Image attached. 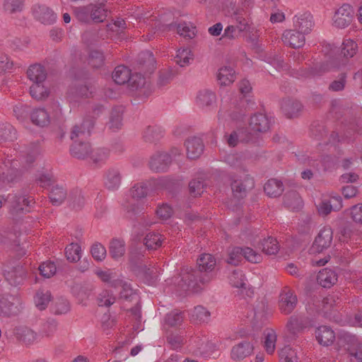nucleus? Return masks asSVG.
Wrapping results in <instances>:
<instances>
[{"instance_id": "1", "label": "nucleus", "mask_w": 362, "mask_h": 362, "mask_svg": "<svg viewBox=\"0 0 362 362\" xmlns=\"http://www.w3.org/2000/svg\"><path fill=\"white\" fill-rule=\"evenodd\" d=\"M216 265L215 257L209 253H203L197 259L196 269H186L182 273L179 286L184 291L198 292L202 286L213 278V271Z\"/></svg>"}, {"instance_id": "2", "label": "nucleus", "mask_w": 362, "mask_h": 362, "mask_svg": "<svg viewBox=\"0 0 362 362\" xmlns=\"http://www.w3.org/2000/svg\"><path fill=\"white\" fill-rule=\"evenodd\" d=\"M95 124L93 116L86 117L80 124L74 126L70 138L73 141L70 147L71 155L80 160H84L90 156L92 152L90 144L86 141L90 131Z\"/></svg>"}, {"instance_id": "3", "label": "nucleus", "mask_w": 362, "mask_h": 362, "mask_svg": "<svg viewBox=\"0 0 362 362\" xmlns=\"http://www.w3.org/2000/svg\"><path fill=\"white\" fill-rule=\"evenodd\" d=\"M153 29H155L154 33H165L171 30H177V33L184 37L192 39L195 36V27L189 25L187 23H162L160 21H157L154 23Z\"/></svg>"}, {"instance_id": "4", "label": "nucleus", "mask_w": 362, "mask_h": 362, "mask_svg": "<svg viewBox=\"0 0 362 362\" xmlns=\"http://www.w3.org/2000/svg\"><path fill=\"white\" fill-rule=\"evenodd\" d=\"M2 271L6 280L12 286L21 284L26 275V269L16 262L4 264Z\"/></svg>"}, {"instance_id": "5", "label": "nucleus", "mask_w": 362, "mask_h": 362, "mask_svg": "<svg viewBox=\"0 0 362 362\" xmlns=\"http://www.w3.org/2000/svg\"><path fill=\"white\" fill-rule=\"evenodd\" d=\"M11 204V212L13 214H19L27 213L35 204L34 199L32 197H26L25 195L18 193L9 194L8 196Z\"/></svg>"}, {"instance_id": "6", "label": "nucleus", "mask_w": 362, "mask_h": 362, "mask_svg": "<svg viewBox=\"0 0 362 362\" xmlns=\"http://www.w3.org/2000/svg\"><path fill=\"white\" fill-rule=\"evenodd\" d=\"M298 304V298L295 292L288 286L282 288L279 295V306L281 312L288 315L293 312Z\"/></svg>"}, {"instance_id": "7", "label": "nucleus", "mask_w": 362, "mask_h": 362, "mask_svg": "<svg viewBox=\"0 0 362 362\" xmlns=\"http://www.w3.org/2000/svg\"><path fill=\"white\" fill-rule=\"evenodd\" d=\"M332 240L333 231L332 228L325 226L320 230L316 236L311 250L313 252H322L331 246Z\"/></svg>"}, {"instance_id": "8", "label": "nucleus", "mask_w": 362, "mask_h": 362, "mask_svg": "<svg viewBox=\"0 0 362 362\" xmlns=\"http://www.w3.org/2000/svg\"><path fill=\"white\" fill-rule=\"evenodd\" d=\"M272 121L265 114L256 113L250 117L249 126L250 132L252 133L254 139L255 134L264 133L267 132L271 125Z\"/></svg>"}, {"instance_id": "9", "label": "nucleus", "mask_w": 362, "mask_h": 362, "mask_svg": "<svg viewBox=\"0 0 362 362\" xmlns=\"http://www.w3.org/2000/svg\"><path fill=\"white\" fill-rule=\"evenodd\" d=\"M171 163V156L165 152H157L149 161V167L156 173L165 172Z\"/></svg>"}, {"instance_id": "10", "label": "nucleus", "mask_w": 362, "mask_h": 362, "mask_svg": "<svg viewBox=\"0 0 362 362\" xmlns=\"http://www.w3.org/2000/svg\"><path fill=\"white\" fill-rule=\"evenodd\" d=\"M354 11L349 4L342 5L334 16V24L339 28L348 26L353 20Z\"/></svg>"}, {"instance_id": "11", "label": "nucleus", "mask_w": 362, "mask_h": 362, "mask_svg": "<svg viewBox=\"0 0 362 362\" xmlns=\"http://www.w3.org/2000/svg\"><path fill=\"white\" fill-rule=\"evenodd\" d=\"M254 185L253 178L247 176L245 177L244 180H233L231 182V189L235 197L242 199L246 196L247 190L253 188Z\"/></svg>"}, {"instance_id": "12", "label": "nucleus", "mask_w": 362, "mask_h": 362, "mask_svg": "<svg viewBox=\"0 0 362 362\" xmlns=\"http://www.w3.org/2000/svg\"><path fill=\"white\" fill-rule=\"evenodd\" d=\"M226 138L227 144L231 146L235 147L239 141L241 142H250L254 141V136L252 132L246 128L239 129L237 131H233L229 135L225 136Z\"/></svg>"}, {"instance_id": "13", "label": "nucleus", "mask_w": 362, "mask_h": 362, "mask_svg": "<svg viewBox=\"0 0 362 362\" xmlns=\"http://www.w3.org/2000/svg\"><path fill=\"white\" fill-rule=\"evenodd\" d=\"M309 322L307 317L302 315H293L291 316L286 323V329L293 337H295L308 325Z\"/></svg>"}, {"instance_id": "14", "label": "nucleus", "mask_w": 362, "mask_h": 362, "mask_svg": "<svg viewBox=\"0 0 362 362\" xmlns=\"http://www.w3.org/2000/svg\"><path fill=\"white\" fill-rule=\"evenodd\" d=\"M305 35L298 30H288L282 35V40L285 45L294 49L300 48L305 44Z\"/></svg>"}, {"instance_id": "15", "label": "nucleus", "mask_w": 362, "mask_h": 362, "mask_svg": "<svg viewBox=\"0 0 362 362\" xmlns=\"http://www.w3.org/2000/svg\"><path fill=\"white\" fill-rule=\"evenodd\" d=\"M293 26L295 30H298L304 35L308 34L313 25V17L310 13H304L294 17Z\"/></svg>"}, {"instance_id": "16", "label": "nucleus", "mask_w": 362, "mask_h": 362, "mask_svg": "<svg viewBox=\"0 0 362 362\" xmlns=\"http://www.w3.org/2000/svg\"><path fill=\"white\" fill-rule=\"evenodd\" d=\"M33 12L35 18L43 24L50 25L56 21L55 13L45 5L35 6Z\"/></svg>"}, {"instance_id": "17", "label": "nucleus", "mask_w": 362, "mask_h": 362, "mask_svg": "<svg viewBox=\"0 0 362 362\" xmlns=\"http://www.w3.org/2000/svg\"><path fill=\"white\" fill-rule=\"evenodd\" d=\"M187 156L189 159L198 158L203 153L204 146L202 140L197 136L189 138L185 141Z\"/></svg>"}, {"instance_id": "18", "label": "nucleus", "mask_w": 362, "mask_h": 362, "mask_svg": "<svg viewBox=\"0 0 362 362\" xmlns=\"http://www.w3.org/2000/svg\"><path fill=\"white\" fill-rule=\"evenodd\" d=\"M144 255L141 249L134 248L129 252V264L131 269L134 272H146L150 269L148 267L144 264Z\"/></svg>"}, {"instance_id": "19", "label": "nucleus", "mask_w": 362, "mask_h": 362, "mask_svg": "<svg viewBox=\"0 0 362 362\" xmlns=\"http://www.w3.org/2000/svg\"><path fill=\"white\" fill-rule=\"evenodd\" d=\"M139 69L144 74H150L155 69L156 60L151 52L146 50L140 52L137 57Z\"/></svg>"}, {"instance_id": "20", "label": "nucleus", "mask_w": 362, "mask_h": 362, "mask_svg": "<svg viewBox=\"0 0 362 362\" xmlns=\"http://www.w3.org/2000/svg\"><path fill=\"white\" fill-rule=\"evenodd\" d=\"M142 140L146 143L156 144L164 136V130L158 125H148L142 131Z\"/></svg>"}, {"instance_id": "21", "label": "nucleus", "mask_w": 362, "mask_h": 362, "mask_svg": "<svg viewBox=\"0 0 362 362\" xmlns=\"http://www.w3.org/2000/svg\"><path fill=\"white\" fill-rule=\"evenodd\" d=\"M122 181L120 170L116 168H110L104 175V183L106 188L115 190L119 188Z\"/></svg>"}, {"instance_id": "22", "label": "nucleus", "mask_w": 362, "mask_h": 362, "mask_svg": "<svg viewBox=\"0 0 362 362\" xmlns=\"http://www.w3.org/2000/svg\"><path fill=\"white\" fill-rule=\"evenodd\" d=\"M11 300L3 298L0 302V317H10L17 315L19 311V302L17 298L11 296Z\"/></svg>"}, {"instance_id": "23", "label": "nucleus", "mask_w": 362, "mask_h": 362, "mask_svg": "<svg viewBox=\"0 0 362 362\" xmlns=\"http://www.w3.org/2000/svg\"><path fill=\"white\" fill-rule=\"evenodd\" d=\"M281 109L288 118H293L300 114L303 110V105L298 100L287 98L282 100Z\"/></svg>"}, {"instance_id": "24", "label": "nucleus", "mask_w": 362, "mask_h": 362, "mask_svg": "<svg viewBox=\"0 0 362 362\" xmlns=\"http://www.w3.org/2000/svg\"><path fill=\"white\" fill-rule=\"evenodd\" d=\"M254 349L253 345L247 341H243L232 348L231 358L235 361L243 360L250 356Z\"/></svg>"}, {"instance_id": "25", "label": "nucleus", "mask_w": 362, "mask_h": 362, "mask_svg": "<svg viewBox=\"0 0 362 362\" xmlns=\"http://www.w3.org/2000/svg\"><path fill=\"white\" fill-rule=\"evenodd\" d=\"M17 338L25 345H30L37 342L39 339L38 334L32 329L28 327H18L16 329Z\"/></svg>"}, {"instance_id": "26", "label": "nucleus", "mask_w": 362, "mask_h": 362, "mask_svg": "<svg viewBox=\"0 0 362 362\" xmlns=\"http://www.w3.org/2000/svg\"><path fill=\"white\" fill-rule=\"evenodd\" d=\"M94 286L91 284H75L71 288L73 295L80 303H83L91 295Z\"/></svg>"}, {"instance_id": "27", "label": "nucleus", "mask_w": 362, "mask_h": 362, "mask_svg": "<svg viewBox=\"0 0 362 362\" xmlns=\"http://www.w3.org/2000/svg\"><path fill=\"white\" fill-rule=\"evenodd\" d=\"M317 282L324 288H329L337 281V275L330 269L320 271L317 277Z\"/></svg>"}, {"instance_id": "28", "label": "nucleus", "mask_w": 362, "mask_h": 362, "mask_svg": "<svg viewBox=\"0 0 362 362\" xmlns=\"http://www.w3.org/2000/svg\"><path fill=\"white\" fill-rule=\"evenodd\" d=\"M315 337L317 341L323 346L331 344L335 339L334 332L327 326L319 327L315 330Z\"/></svg>"}, {"instance_id": "29", "label": "nucleus", "mask_w": 362, "mask_h": 362, "mask_svg": "<svg viewBox=\"0 0 362 362\" xmlns=\"http://www.w3.org/2000/svg\"><path fill=\"white\" fill-rule=\"evenodd\" d=\"M28 78L33 83L37 82H44L47 78L46 70L40 64H35L28 68L27 71Z\"/></svg>"}, {"instance_id": "30", "label": "nucleus", "mask_w": 362, "mask_h": 362, "mask_svg": "<svg viewBox=\"0 0 362 362\" xmlns=\"http://www.w3.org/2000/svg\"><path fill=\"white\" fill-rule=\"evenodd\" d=\"M122 115L123 108L122 107L113 108L110 112V120L107 123L108 129L113 132L121 129L122 126Z\"/></svg>"}, {"instance_id": "31", "label": "nucleus", "mask_w": 362, "mask_h": 362, "mask_svg": "<svg viewBox=\"0 0 362 362\" xmlns=\"http://www.w3.org/2000/svg\"><path fill=\"white\" fill-rule=\"evenodd\" d=\"M284 205L291 210H298L303 206V200L296 191H289L284 197Z\"/></svg>"}, {"instance_id": "32", "label": "nucleus", "mask_w": 362, "mask_h": 362, "mask_svg": "<svg viewBox=\"0 0 362 362\" xmlns=\"http://www.w3.org/2000/svg\"><path fill=\"white\" fill-rule=\"evenodd\" d=\"M109 253L111 257L118 260L122 257L125 253V243L123 240L113 238L109 245Z\"/></svg>"}, {"instance_id": "33", "label": "nucleus", "mask_w": 362, "mask_h": 362, "mask_svg": "<svg viewBox=\"0 0 362 362\" xmlns=\"http://www.w3.org/2000/svg\"><path fill=\"white\" fill-rule=\"evenodd\" d=\"M264 190L269 197H279L284 192L283 183L276 179H270L265 183Z\"/></svg>"}, {"instance_id": "34", "label": "nucleus", "mask_w": 362, "mask_h": 362, "mask_svg": "<svg viewBox=\"0 0 362 362\" xmlns=\"http://www.w3.org/2000/svg\"><path fill=\"white\" fill-rule=\"evenodd\" d=\"M217 79L221 86H228L235 79V71L230 66L221 67L218 71Z\"/></svg>"}, {"instance_id": "35", "label": "nucleus", "mask_w": 362, "mask_h": 362, "mask_svg": "<svg viewBox=\"0 0 362 362\" xmlns=\"http://www.w3.org/2000/svg\"><path fill=\"white\" fill-rule=\"evenodd\" d=\"M66 197L68 198L66 190L59 185L53 187L49 194L51 203L55 206L62 204Z\"/></svg>"}, {"instance_id": "36", "label": "nucleus", "mask_w": 362, "mask_h": 362, "mask_svg": "<svg viewBox=\"0 0 362 362\" xmlns=\"http://www.w3.org/2000/svg\"><path fill=\"white\" fill-rule=\"evenodd\" d=\"M112 78L114 81L119 85L124 84L125 83H128V81L131 79V71L125 66H118L115 69L112 73Z\"/></svg>"}, {"instance_id": "37", "label": "nucleus", "mask_w": 362, "mask_h": 362, "mask_svg": "<svg viewBox=\"0 0 362 362\" xmlns=\"http://www.w3.org/2000/svg\"><path fill=\"white\" fill-rule=\"evenodd\" d=\"M163 240L159 233H148L144 239V244L148 250H155L162 245Z\"/></svg>"}, {"instance_id": "38", "label": "nucleus", "mask_w": 362, "mask_h": 362, "mask_svg": "<svg viewBox=\"0 0 362 362\" xmlns=\"http://www.w3.org/2000/svg\"><path fill=\"white\" fill-rule=\"evenodd\" d=\"M259 248L262 251L268 255H276L279 250V245L276 238L268 237L264 238L259 243Z\"/></svg>"}, {"instance_id": "39", "label": "nucleus", "mask_w": 362, "mask_h": 362, "mask_svg": "<svg viewBox=\"0 0 362 362\" xmlns=\"http://www.w3.org/2000/svg\"><path fill=\"white\" fill-rule=\"evenodd\" d=\"M92 93V87L87 84H78L71 88L69 91V95L73 100L77 98H88Z\"/></svg>"}, {"instance_id": "40", "label": "nucleus", "mask_w": 362, "mask_h": 362, "mask_svg": "<svg viewBox=\"0 0 362 362\" xmlns=\"http://www.w3.org/2000/svg\"><path fill=\"white\" fill-rule=\"evenodd\" d=\"M216 101L215 94L209 90H200L197 96V103L202 107H209Z\"/></svg>"}, {"instance_id": "41", "label": "nucleus", "mask_w": 362, "mask_h": 362, "mask_svg": "<svg viewBox=\"0 0 362 362\" xmlns=\"http://www.w3.org/2000/svg\"><path fill=\"white\" fill-rule=\"evenodd\" d=\"M32 122L38 126L45 127L49 123V116L43 108H38L31 113Z\"/></svg>"}, {"instance_id": "42", "label": "nucleus", "mask_w": 362, "mask_h": 362, "mask_svg": "<svg viewBox=\"0 0 362 362\" xmlns=\"http://www.w3.org/2000/svg\"><path fill=\"white\" fill-rule=\"evenodd\" d=\"M44 82H37L33 83L30 87V94L31 97L37 100H44L47 98L49 91L43 85Z\"/></svg>"}, {"instance_id": "43", "label": "nucleus", "mask_w": 362, "mask_h": 362, "mask_svg": "<svg viewBox=\"0 0 362 362\" xmlns=\"http://www.w3.org/2000/svg\"><path fill=\"white\" fill-rule=\"evenodd\" d=\"M88 63L93 69H100L105 64L103 53L98 49L90 50L88 54Z\"/></svg>"}, {"instance_id": "44", "label": "nucleus", "mask_w": 362, "mask_h": 362, "mask_svg": "<svg viewBox=\"0 0 362 362\" xmlns=\"http://www.w3.org/2000/svg\"><path fill=\"white\" fill-rule=\"evenodd\" d=\"M110 156V151L105 148H98L90 154V158L97 165H103Z\"/></svg>"}, {"instance_id": "45", "label": "nucleus", "mask_w": 362, "mask_h": 362, "mask_svg": "<svg viewBox=\"0 0 362 362\" xmlns=\"http://www.w3.org/2000/svg\"><path fill=\"white\" fill-rule=\"evenodd\" d=\"M67 201L69 206L75 209H81L84 204V198L80 189H76L70 192Z\"/></svg>"}, {"instance_id": "46", "label": "nucleus", "mask_w": 362, "mask_h": 362, "mask_svg": "<svg viewBox=\"0 0 362 362\" xmlns=\"http://www.w3.org/2000/svg\"><path fill=\"white\" fill-rule=\"evenodd\" d=\"M184 317L183 312L174 310L165 315V322L170 327H177L182 323Z\"/></svg>"}, {"instance_id": "47", "label": "nucleus", "mask_w": 362, "mask_h": 362, "mask_svg": "<svg viewBox=\"0 0 362 362\" xmlns=\"http://www.w3.org/2000/svg\"><path fill=\"white\" fill-rule=\"evenodd\" d=\"M358 51V45L351 39H346L342 43L341 54L347 59L353 57Z\"/></svg>"}, {"instance_id": "48", "label": "nucleus", "mask_w": 362, "mask_h": 362, "mask_svg": "<svg viewBox=\"0 0 362 362\" xmlns=\"http://www.w3.org/2000/svg\"><path fill=\"white\" fill-rule=\"evenodd\" d=\"M66 257L71 262H78L81 257V246L77 243H71L66 247Z\"/></svg>"}, {"instance_id": "49", "label": "nucleus", "mask_w": 362, "mask_h": 362, "mask_svg": "<svg viewBox=\"0 0 362 362\" xmlns=\"http://www.w3.org/2000/svg\"><path fill=\"white\" fill-rule=\"evenodd\" d=\"M93 10V6L90 4L85 6H78L75 7L74 14L76 17V18L83 23L89 22V21L91 19L90 18V13Z\"/></svg>"}, {"instance_id": "50", "label": "nucleus", "mask_w": 362, "mask_h": 362, "mask_svg": "<svg viewBox=\"0 0 362 362\" xmlns=\"http://www.w3.org/2000/svg\"><path fill=\"white\" fill-rule=\"evenodd\" d=\"M191 59H192V54L189 48H182L177 51L175 62L180 66L188 65Z\"/></svg>"}, {"instance_id": "51", "label": "nucleus", "mask_w": 362, "mask_h": 362, "mask_svg": "<svg viewBox=\"0 0 362 362\" xmlns=\"http://www.w3.org/2000/svg\"><path fill=\"white\" fill-rule=\"evenodd\" d=\"M93 10L90 13L91 20L95 22H103L107 17V9L103 4H92Z\"/></svg>"}, {"instance_id": "52", "label": "nucleus", "mask_w": 362, "mask_h": 362, "mask_svg": "<svg viewBox=\"0 0 362 362\" xmlns=\"http://www.w3.org/2000/svg\"><path fill=\"white\" fill-rule=\"evenodd\" d=\"M243 250L241 247H234L228 251L226 262L229 264L237 266L243 260Z\"/></svg>"}, {"instance_id": "53", "label": "nucleus", "mask_w": 362, "mask_h": 362, "mask_svg": "<svg viewBox=\"0 0 362 362\" xmlns=\"http://www.w3.org/2000/svg\"><path fill=\"white\" fill-rule=\"evenodd\" d=\"M264 348L267 354H272L274 352L276 347V335L274 330H268L264 333Z\"/></svg>"}, {"instance_id": "54", "label": "nucleus", "mask_w": 362, "mask_h": 362, "mask_svg": "<svg viewBox=\"0 0 362 362\" xmlns=\"http://www.w3.org/2000/svg\"><path fill=\"white\" fill-rule=\"evenodd\" d=\"M119 298L127 301H134L139 299L136 292L132 288L129 282L123 284V287L119 292Z\"/></svg>"}, {"instance_id": "55", "label": "nucleus", "mask_w": 362, "mask_h": 362, "mask_svg": "<svg viewBox=\"0 0 362 362\" xmlns=\"http://www.w3.org/2000/svg\"><path fill=\"white\" fill-rule=\"evenodd\" d=\"M24 7V0H4V8L9 13L21 12Z\"/></svg>"}, {"instance_id": "56", "label": "nucleus", "mask_w": 362, "mask_h": 362, "mask_svg": "<svg viewBox=\"0 0 362 362\" xmlns=\"http://www.w3.org/2000/svg\"><path fill=\"white\" fill-rule=\"evenodd\" d=\"M209 317L210 313L201 305L195 307L192 313V319L199 322H207Z\"/></svg>"}, {"instance_id": "57", "label": "nucleus", "mask_w": 362, "mask_h": 362, "mask_svg": "<svg viewBox=\"0 0 362 362\" xmlns=\"http://www.w3.org/2000/svg\"><path fill=\"white\" fill-rule=\"evenodd\" d=\"M51 300V293L49 291L45 293L38 291L35 297V302L37 308L40 310H45Z\"/></svg>"}, {"instance_id": "58", "label": "nucleus", "mask_w": 362, "mask_h": 362, "mask_svg": "<svg viewBox=\"0 0 362 362\" xmlns=\"http://www.w3.org/2000/svg\"><path fill=\"white\" fill-rule=\"evenodd\" d=\"M148 189L146 184L139 182L135 184L131 189L130 193L134 199H140L146 197Z\"/></svg>"}, {"instance_id": "59", "label": "nucleus", "mask_w": 362, "mask_h": 362, "mask_svg": "<svg viewBox=\"0 0 362 362\" xmlns=\"http://www.w3.org/2000/svg\"><path fill=\"white\" fill-rule=\"evenodd\" d=\"M230 284L236 288H244L245 286V278L243 272L240 269H235L229 276Z\"/></svg>"}, {"instance_id": "60", "label": "nucleus", "mask_w": 362, "mask_h": 362, "mask_svg": "<svg viewBox=\"0 0 362 362\" xmlns=\"http://www.w3.org/2000/svg\"><path fill=\"white\" fill-rule=\"evenodd\" d=\"M281 362H296L297 356L296 351L289 346H284L279 351Z\"/></svg>"}, {"instance_id": "61", "label": "nucleus", "mask_w": 362, "mask_h": 362, "mask_svg": "<svg viewBox=\"0 0 362 362\" xmlns=\"http://www.w3.org/2000/svg\"><path fill=\"white\" fill-rule=\"evenodd\" d=\"M70 310V304L68 300L64 298H58L54 303L53 312L56 315L66 314Z\"/></svg>"}, {"instance_id": "62", "label": "nucleus", "mask_w": 362, "mask_h": 362, "mask_svg": "<svg viewBox=\"0 0 362 362\" xmlns=\"http://www.w3.org/2000/svg\"><path fill=\"white\" fill-rule=\"evenodd\" d=\"M204 183L201 179H194L189 183V193L192 196L196 197L201 195L204 192Z\"/></svg>"}, {"instance_id": "63", "label": "nucleus", "mask_w": 362, "mask_h": 362, "mask_svg": "<svg viewBox=\"0 0 362 362\" xmlns=\"http://www.w3.org/2000/svg\"><path fill=\"white\" fill-rule=\"evenodd\" d=\"M92 257L96 261L103 260L107 255L105 247L100 243H94L90 249Z\"/></svg>"}, {"instance_id": "64", "label": "nucleus", "mask_w": 362, "mask_h": 362, "mask_svg": "<svg viewBox=\"0 0 362 362\" xmlns=\"http://www.w3.org/2000/svg\"><path fill=\"white\" fill-rule=\"evenodd\" d=\"M115 302V297L108 291H103L98 296L99 306L109 307Z\"/></svg>"}]
</instances>
